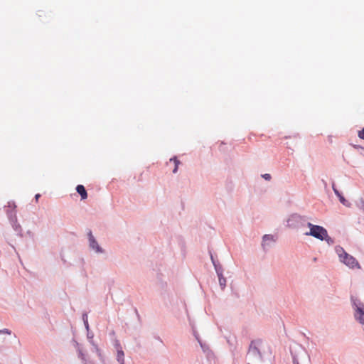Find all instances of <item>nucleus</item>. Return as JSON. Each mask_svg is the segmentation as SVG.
I'll return each mask as SVG.
<instances>
[{
	"instance_id": "1",
	"label": "nucleus",
	"mask_w": 364,
	"mask_h": 364,
	"mask_svg": "<svg viewBox=\"0 0 364 364\" xmlns=\"http://www.w3.org/2000/svg\"><path fill=\"white\" fill-rule=\"evenodd\" d=\"M308 227L310 229L309 232H306V235L313 236L321 240H326L328 243L331 240V237H328L326 230L319 225H313L311 223H308Z\"/></svg>"
},
{
	"instance_id": "2",
	"label": "nucleus",
	"mask_w": 364,
	"mask_h": 364,
	"mask_svg": "<svg viewBox=\"0 0 364 364\" xmlns=\"http://www.w3.org/2000/svg\"><path fill=\"white\" fill-rule=\"evenodd\" d=\"M261 345L262 341L259 339L251 341L247 353L251 362L255 363L262 359V355L259 350Z\"/></svg>"
},
{
	"instance_id": "3",
	"label": "nucleus",
	"mask_w": 364,
	"mask_h": 364,
	"mask_svg": "<svg viewBox=\"0 0 364 364\" xmlns=\"http://www.w3.org/2000/svg\"><path fill=\"white\" fill-rule=\"evenodd\" d=\"M341 262L344 263L346 265L349 267L350 268L357 267L358 269L360 268L359 263L358 261L351 255L348 253H345V256L341 259Z\"/></svg>"
},
{
	"instance_id": "4",
	"label": "nucleus",
	"mask_w": 364,
	"mask_h": 364,
	"mask_svg": "<svg viewBox=\"0 0 364 364\" xmlns=\"http://www.w3.org/2000/svg\"><path fill=\"white\" fill-rule=\"evenodd\" d=\"M89 241L90 245L93 250H95L97 252H102V249L98 245L97 241L91 232L89 233Z\"/></svg>"
},
{
	"instance_id": "5",
	"label": "nucleus",
	"mask_w": 364,
	"mask_h": 364,
	"mask_svg": "<svg viewBox=\"0 0 364 364\" xmlns=\"http://www.w3.org/2000/svg\"><path fill=\"white\" fill-rule=\"evenodd\" d=\"M76 191L80 195L82 200H85L87 198V193L84 186L77 185L76 187Z\"/></svg>"
},
{
	"instance_id": "6",
	"label": "nucleus",
	"mask_w": 364,
	"mask_h": 364,
	"mask_svg": "<svg viewBox=\"0 0 364 364\" xmlns=\"http://www.w3.org/2000/svg\"><path fill=\"white\" fill-rule=\"evenodd\" d=\"M355 316L360 323L364 324V311L362 309L359 307L357 308Z\"/></svg>"
},
{
	"instance_id": "7",
	"label": "nucleus",
	"mask_w": 364,
	"mask_h": 364,
	"mask_svg": "<svg viewBox=\"0 0 364 364\" xmlns=\"http://www.w3.org/2000/svg\"><path fill=\"white\" fill-rule=\"evenodd\" d=\"M124 354L123 350L122 349H118L117 358L118 362H119L120 364H124Z\"/></svg>"
},
{
	"instance_id": "8",
	"label": "nucleus",
	"mask_w": 364,
	"mask_h": 364,
	"mask_svg": "<svg viewBox=\"0 0 364 364\" xmlns=\"http://www.w3.org/2000/svg\"><path fill=\"white\" fill-rule=\"evenodd\" d=\"M335 250H336V252L337 253V255H338V257L340 258V260H341V259L343 258V256H345V253H346V252H345L343 248L340 246L336 247Z\"/></svg>"
},
{
	"instance_id": "9",
	"label": "nucleus",
	"mask_w": 364,
	"mask_h": 364,
	"mask_svg": "<svg viewBox=\"0 0 364 364\" xmlns=\"http://www.w3.org/2000/svg\"><path fill=\"white\" fill-rule=\"evenodd\" d=\"M170 161H173L174 168L173 170V173H176L177 170H178V165L180 164V161L176 157L171 159Z\"/></svg>"
},
{
	"instance_id": "10",
	"label": "nucleus",
	"mask_w": 364,
	"mask_h": 364,
	"mask_svg": "<svg viewBox=\"0 0 364 364\" xmlns=\"http://www.w3.org/2000/svg\"><path fill=\"white\" fill-rule=\"evenodd\" d=\"M267 241H273V236L271 235H265L263 237V245H264Z\"/></svg>"
},
{
	"instance_id": "11",
	"label": "nucleus",
	"mask_w": 364,
	"mask_h": 364,
	"mask_svg": "<svg viewBox=\"0 0 364 364\" xmlns=\"http://www.w3.org/2000/svg\"><path fill=\"white\" fill-rule=\"evenodd\" d=\"M339 200L345 206L349 207L350 205V203L347 200H346L343 196H341V198H339Z\"/></svg>"
},
{
	"instance_id": "12",
	"label": "nucleus",
	"mask_w": 364,
	"mask_h": 364,
	"mask_svg": "<svg viewBox=\"0 0 364 364\" xmlns=\"http://www.w3.org/2000/svg\"><path fill=\"white\" fill-rule=\"evenodd\" d=\"M219 282H220V286L223 289L225 287V284H226V279L224 277H219Z\"/></svg>"
},
{
	"instance_id": "13",
	"label": "nucleus",
	"mask_w": 364,
	"mask_h": 364,
	"mask_svg": "<svg viewBox=\"0 0 364 364\" xmlns=\"http://www.w3.org/2000/svg\"><path fill=\"white\" fill-rule=\"evenodd\" d=\"M333 190L335 194L338 197V198H340L341 196H342L341 193L335 188L334 184H333Z\"/></svg>"
},
{
	"instance_id": "14",
	"label": "nucleus",
	"mask_w": 364,
	"mask_h": 364,
	"mask_svg": "<svg viewBox=\"0 0 364 364\" xmlns=\"http://www.w3.org/2000/svg\"><path fill=\"white\" fill-rule=\"evenodd\" d=\"M333 190L335 194L338 197V198H340L341 196H342L341 193L335 188L334 184H333Z\"/></svg>"
},
{
	"instance_id": "15",
	"label": "nucleus",
	"mask_w": 364,
	"mask_h": 364,
	"mask_svg": "<svg viewBox=\"0 0 364 364\" xmlns=\"http://www.w3.org/2000/svg\"><path fill=\"white\" fill-rule=\"evenodd\" d=\"M358 136L360 139H364V128L358 132Z\"/></svg>"
},
{
	"instance_id": "16",
	"label": "nucleus",
	"mask_w": 364,
	"mask_h": 364,
	"mask_svg": "<svg viewBox=\"0 0 364 364\" xmlns=\"http://www.w3.org/2000/svg\"><path fill=\"white\" fill-rule=\"evenodd\" d=\"M262 177L264 179L268 180V181L271 179V176L269 173H265V174L262 175Z\"/></svg>"
},
{
	"instance_id": "17",
	"label": "nucleus",
	"mask_w": 364,
	"mask_h": 364,
	"mask_svg": "<svg viewBox=\"0 0 364 364\" xmlns=\"http://www.w3.org/2000/svg\"><path fill=\"white\" fill-rule=\"evenodd\" d=\"M1 332L2 333H7V334H10V331L8 330V329H4L2 331H1Z\"/></svg>"
},
{
	"instance_id": "18",
	"label": "nucleus",
	"mask_w": 364,
	"mask_h": 364,
	"mask_svg": "<svg viewBox=\"0 0 364 364\" xmlns=\"http://www.w3.org/2000/svg\"><path fill=\"white\" fill-rule=\"evenodd\" d=\"M39 197H40V195H39V194H37V195H36V197H35V198H36V200H38V199L39 198Z\"/></svg>"
},
{
	"instance_id": "19",
	"label": "nucleus",
	"mask_w": 364,
	"mask_h": 364,
	"mask_svg": "<svg viewBox=\"0 0 364 364\" xmlns=\"http://www.w3.org/2000/svg\"><path fill=\"white\" fill-rule=\"evenodd\" d=\"M294 364H299V362H298V361H296V360H294Z\"/></svg>"
},
{
	"instance_id": "20",
	"label": "nucleus",
	"mask_w": 364,
	"mask_h": 364,
	"mask_svg": "<svg viewBox=\"0 0 364 364\" xmlns=\"http://www.w3.org/2000/svg\"><path fill=\"white\" fill-rule=\"evenodd\" d=\"M248 364H250V363H248Z\"/></svg>"
},
{
	"instance_id": "21",
	"label": "nucleus",
	"mask_w": 364,
	"mask_h": 364,
	"mask_svg": "<svg viewBox=\"0 0 364 364\" xmlns=\"http://www.w3.org/2000/svg\"><path fill=\"white\" fill-rule=\"evenodd\" d=\"M248 364H250V363H248Z\"/></svg>"
}]
</instances>
